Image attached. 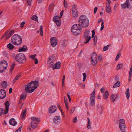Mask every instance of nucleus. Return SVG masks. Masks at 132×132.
Listing matches in <instances>:
<instances>
[{
  "mask_svg": "<svg viewBox=\"0 0 132 132\" xmlns=\"http://www.w3.org/2000/svg\"><path fill=\"white\" fill-rule=\"evenodd\" d=\"M98 59L99 61L101 60L102 59V57L101 56H100L98 57Z\"/></svg>",
  "mask_w": 132,
  "mask_h": 132,
  "instance_id": "obj_64",
  "label": "nucleus"
},
{
  "mask_svg": "<svg viewBox=\"0 0 132 132\" xmlns=\"http://www.w3.org/2000/svg\"><path fill=\"white\" fill-rule=\"evenodd\" d=\"M15 63H13L11 67V68H10V70L11 71H12L13 70V69H14V66H15Z\"/></svg>",
  "mask_w": 132,
  "mask_h": 132,
  "instance_id": "obj_47",
  "label": "nucleus"
},
{
  "mask_svg": "<svg viewBox=\"0 0 132 132\" xmlns=\"http://www.w3.org/2000/svg\"><path fill=\"white\" fill-rule=\"evenodd\" d=\"M55 58L54 56L49 57L47 61V64L49 67H53L54 66Z\"/></svg>",
  "mask_w": 132,
  "mask_h": 132,
  "instance_id": "obj_11",
  "label": "nucleus"
},
{
  "mask_svg": "<svg viewBox=\"0 0 132 132\" xmlns=\"http://www.w3.org/2000/svg\"><path fill=\"white\" fill-rule=\"evenodd\" d=\"M1 86L4 88L7 87V82L6 81H3L1 83Z\"/></svg>",
  "mask_w": 132,
  "mask_h": 132,
  "instance_id": "obj_32",
  "label": "nucleus"
},
{
  "mask_svg": "<svg viewBox=\"0 0 132 132\" xmlns=\"http://www.w3.org/2000/svg\"><path fill=\"white\" fill-rule=\"evenodd\" d=\"M27 49L26 46H24L23 47L20 48L19 50V52H22L25 51Z\"/></svg>",
  "mask_w": 132,
  "mask_h": 132,
  "instance_id": "obj_28",
  "label": "nucleus"
},
{
  "mask_svg": "<svg viewBox=\"0 0 132 132\" xmlns=\"http://www.w3.org/2000/svg\"><path fill=\"white\" fill-rule=\"evenodd\" d=\"M51 45L52 47L55 46L57 44V40L55 37L51 38L50 39Z\"/></svg>",
  "mask_w": 132,
  "mask_h": 132,
  "instance_id": "obj_17",
  "label": "nucleus"
},
{
  "mask_svg": "<svg viewBox=\"0 0 132 132\" xmlns=\"http://www.w3.org/2000/svg\"><path fill=\"white\" fill-rule=\"evenodd\" d=\"M6 96L5 91L3 89L0 90V98L3 99L5 98Z\"/></svg>",
  "mask_w": 132,
  "mask_h": 132,
  "instance_id": "obj_19",
  "label": "nucleus"
},
{
  "mask_svg": "<svg viewBox=\"0 0 132 132\" xmlns=\"http://www.w3.org/2000/svg\"><path fill=\"white\" fill-rule=\"evenodd\" d=\"M117 95L113 94L111 96V100L112 102H114L116 100L117 96Z\"/></svg>",
  "mask_w": 132,
  "mask_h": 132,
  "instance_id": "obj_27",
  "label": "nucleus"
},
{
  "mask_svg": "<svg viewBox=\"0 0 132 132\" xmlns=\"http://www.w3.org/2000/svg\"><path fill=\"white\" fill-rule=\"evenodd\" d=\"M90 31L88 30H85L84 35V37L85 41L84 43L85 44L88 43L91 39V36H89Z\"/></svg>",
  "mask_w": 132,
  "mask_h": 132,
  "instance_id": "obj_9",
  "label": "nucleus"
},
{
  "mask_svg": "<svg viewBox=\"0 0 132 132\" xmlns=\"http://www.w3.org/2000/svg\"><path fill=\"white\" fill-rule=\"evenodd\" d=\"M61 113L62 115L64 117L65 116V114L64 113V112H63V111H62V110H61Z\"/></svg>",
  "mask_w": 132,
  "mask_h": 132,
  "instance_id": "obj_62",
  "label": "nucleus"
},
{
  "mask_svg": "<svg viewBox=\"0 0 132 132\" xmlns=\"http://www.w3.org/2000/svg\"><path fill=\"white\" fill-rule=\"evenodd\" d=\"M63 11H64L63 10H62L60 12V18H61L62 17V16L63 15Z\"/></svg>",
  "mask_w": 132,
  "mask_h": 132,
  "instance_id": "obj_53",
  "label": "nucleus"
},
{
  "mask_svg": "<svg viewBox=\"0 0 132 132\" xmlns=\"http://www.w3.org/2000/svg\"><path fill=\"white\" fill-rule=\"evenodd\" d=\"M91 60L92 63L93 65H95L97 63V54L95 52H94L92 53Z\"/></svg>",
  "mask_w": 132,
  "mask_h": 132,
  "instance_id": "obj_12",
  "label": "nucleus"
},
{
  "mask_svg": "<svg viewBox=\"0 0 132 132\" xmlns=\"http://www.w3.org/2000/svg\"><path fill=\"white\" fill-rule=\"evenodd\" d=\"M76 106H74L71 109V110L70 111L71 113H72L75 110V108H76Z\"/></svg>",
  "mask_w": 132,
  "mask_h": 132,
  "instance_id": "obj_48",
  "label": "nucleus"
},
{
  "mask_svg": "<svg viewBox=\"0 0 132 132\" xmlns=\"http://www.w3.org/2000/svg\"><path fill=\"white\" fill-rule=\"evenodd\" d=\"M72 13L74 17L76 18L78 16V12L76 9V6L75 5H74L72 7Z\"/></svg>",
  "mask_w": 132,
  "mask_h": 132,
  "instance_id": "obj_15",
  "label": "nucleus"
},
{
  "mask_svg": "<svg viewBox=\"0 0 132 132\" xmlns=\"http://www.w3.org/2000/svg\"><path fill=\"white\" fill-rule=\"evenodd\" d=\"M15 59L16 61L20 63L24 64L27 61V58L25 55L22 54H19L15 57Z\"/></svg>",
  "mask_w": 132,
  "mask_h": 132,
  "instance_id": "obj_5",
  "label": "nucleus"
},
{
  "mask_svg": "<svg viewBox=\"0 0 132 132\" xmlns=\"http://www.w3.org/2000/svg\"><path fill=\"white\" fill-rule=\"evenodd\" d=\"M104 98V99H107L109 96V93L108 91H106L105 93L103 94Z\"/></svg>",
  "mask_w": 132,
  "mask_h": 132,
  "instance_id": "obj_30",
  "label": "nucleus"
},
{
  "mask_svg": "<svg viewBox=\"0 0 132 132\" xmlns=\"http://www.w3.org/2000/svg\"><path fill=\"white\" fill-rule=\"evenodd\" d=\"M131 4H132V0H126V2L123 4H121V6L124 9L130 8Z\"/></svg>",
  "mask_w": 132,
  "mask_h": 132,
  "instance_id": "obj_13",
  "label": "nucleus"
},
{
  "mask_svg": "<svg viewBox=\"0 0 132 132\" xmlns=\"http://www.w3.org/2000/svg\"><path fill=\"white\" fill-rule=\"evenodd\" d=\"M21 76V74L20 73H19L16 76V77L14 79L13 82V83H15V81L19 79V77Z\"/></svg>",
  "mask_w": 132,
  "mask_h": 132,
  "instance_id": "obj_38",
  "label": "nucleus"
},
{
  "mask_svg": "<svg viewBox=\"0 0 132 132\" xmlns=\"http://www.w3.org/2000/svg\"><path fill=\"white\" fill-rule=\"evenodd\" d=\"M70 93L69 92H68L67 93V95L68 97V98L70 99Z\"/></svg>",
  "mask_w": 132,
  "mask_h": 132,
  "instance_id": "obj_59",
  "label": "nucleus"
},
{
  "mask_svg": "<svg viewBox=\"0 0 132 132\" xmlns=\"http://www.w3.org/2000/svg\"><path fill=\"white\" fill-rule=\"evenodd\" d=\"M125 124V120L123 119H121L119 120V125H122Z\"/></svg>",
  "mask_w": 132,
  "mask_h": 132,
  "instance_id": "obj_36",
  "label": "nucleus"
},
{
  "mask_svg": "<svg viewBox=\"0 0 132 132\" xmlns=\"http://www.w3.org/2000/svg\"><path fill=\"white\" fill-rule=\"evenodd\" d=\"M11 41L14 45H19L22 42V39L20 36L16 34L11 37Z\"/></svg>",
  "mask_w": 132,
  "mask_h": 132,
  "instance_id": "obj_4",
  "label": "nucleus"
},
{
  "mask_svg": "<svg viewBox=\"0 0 132 132\" xmlns=\"http://www.w3.org/2000/svg\"><path fill=\"white\" fill-rule=\"evenodd\" d=\"M87 119L88 120L87 127L88 129H90L91 128V122L90 119L89 118H88Z\"/></svg>",
  "mask_w": 132,
  "mask_h": 132,
  "instance_id": "obj_26",
  "label": "nucleus"
},
{
  "mask_svg": "<svg viewBox=\"0 0 132 132\" xmlns=\"http://www.w3.org/2000/svg\"><path fill=\"white\" fill-rule=\"evenodd\" d=\"M95 91L94 90L91 93L90 95V102L91 105H94L95 103Z\"/></svg>",
  "mask_w": 132,
  "mask_h": 132,
  "instance_id": "obj_10",
  "label": "nucleus"
},
{
  "mask_svg": "<svg viewBox=\"0 0 132 132\" xmlns=\"http://www.w3.org/2000/svg\"><path fill=\"white\" fill-rule=\"evenodd\" d=\"M97 111L101 113L103 110V105L101 104H98L96 106Z\"/></svg>",
  "mask_w": 132,
  "mask_h": 132,
  "instance_id": "obj_20",
  "label": "nucleus"
},
{
  "mask_svg": "<svg viewBox=\"0 0 132 132\" xmlns=\"http://www.w3.org/2000/svg\"><path fill=\"white\" fill-rule=\"evenodd\" d=\"M43 27L42 25L40 26V27L39 30L40 35L42 36H43Z\"/></svg>",
  "mask_w": 132,
  "mask_h": 132,
  "instance_id": "obj_39",
  "label": "nucleus"
},
{
  "mask_svg": "<svg viewBox=\"0 0 132 132\" xmlns=\"http://www.w3.org/2000/svg\"><path fill=\"white\" fill-rule=\"evenodd\" d=\"M65 0H64L63 3L64 7L66 8L68 7L69 5L68 3L65 2Z\"/></svg>",
  "mask_w": 132,
  "mask_h": 132,
  "instance_id": "obj_42",
  "label": "nucleus"
},
{
  "mask_svg": "<svg viewBox=\"0 0 132 132\" xmlns=\"http://www.w3.org/2000/svg\"><path fill=\"white\" fill-rule=\"evenodd\" d=\"M61 67V63L60 62H57L53 67L52 69L54 70L55 69H59Z\"/></svg>",
  "mask_w": 132,
  "mask_h": 132,
  "instance_id": "obj_21",
  "label": "nucleus"
},
{
  "mask_svg": "<svg viewBox=\"0 0 132 132\" xmlns=\"http://www.w3.org/2000/svg\"><path fill=\"white\" fill-rule=\"evenodd\" d=\"M77 119L76 118V117L73 120V122L75 123L77 122Z\"/></svg>",
  "mask_w": 132,
  "mask_h": 132,
  "instance_id": "obj_58",
  "label": "nucleus"
},
{
  "mask_svg": "<svg viewBox=\"0 0 132 132\" xmlns=\"http://www.w3.org/2000/svg\"><path fill=\"white\" fill-rule=\"evenodd\" d=\"M32 121L31 123V127L33 128H35L37 127V124L38 123L40 119L34 117H31Z\"/></svg>",
  "mask_w": 132,
  "mask_h": 132,
  "instance_id": "obj_6",
  "label": "nucleus"
},
{
  "mask_svg": "<svg viewBox=\"0 0 132 132\" xmlns=\"http://www.w3.org/2000/svg\"><path fill=\"white\" fill-rule=\"evenodd\" d=\"M97 8L96 7H95L94 9V13L95 14L97 12Z\"/></svg>",
  "mask_w": 132,
  "mask_h": 132,
  "instance_id": "obj_61",
  "label": "nucleus"
},
{
  "mask_svg": "<svg viewBox=\"0 0 132 132\" xmlns=\"http://www.w3.org/2000/svg\"><path fill=\"white\" fill-rule=\"evenodd\" d=\"M25 23V21H23L20 23V27H21L22 28L23 27Z\"/></svg>",
  "mask_w": 132,
  "mask_h": 132,
  "instance_id": "obj_49",
  "label": "nucleus"
},
{
  "mask_svg": "<svg viewBox=\"0 0 132 132\" xmlns=\"http://www.w3.org/2000/svg\"><path fill=\"white\" fill-rule=\"evenodd\" d=\"M32 0H27V3L28 5L30 6L31 5V3H32Z\"/></svg>",
  "mask_w": 132,
  "mask_h": 132,
  "instance_id": "obj_44",
  "label": "nucleus"
},
{
  "mask_svg": "<svg viewBox=\"0 0 132 132\" xmlns=\"http://www.w3.org/2000/svg\"><path fill=\"white\" fill-rule=\"evenodd\" d=\"M50 85L51 86H54L55 85V84L54 82H50Z\"/></svg>",
  "mask_w": 132,
  "mask_h": 132,
  "instance_id": "obj_63",
  "label": "nucleus"
},
{
  "mask_svg": "<svg viewBox=\"0 0 132 132\" xmlns=\"http://www.w3.org/2000/svg\"><path fill=\"white\" fill-rule=\"evenodd\" d=\"M97 36H95L94 37V44L95 45L97 41Z\"/></svg>",
  "mask_w": 132,
  "mask_h": 132,
  "instance_id": "obj_43",
  "label": "nucleus"
},
{
  "mask_svg": "<svg viewBox=\"0 0 132 132\" xmlns=\"http://www.w3.org/2000/svg\"><path fill=\"white\" fill-rule=\"evenodd\" d=\"M117 4H116L114 6L113 9H114V10L115 11H116L117 10Z\"/></svg>",
  "mask_w": 132,
  "mask_h": 132,
  "instance_id": "obj_56",
  "label": "nucleus"
},
{
  "mask_svg": "<svg viewBox=\"0 0 132 132\" xmlns=\"http://www.w3.org/2000/svg\"><path fill=\"white\" fill-rule=\"evenodd\" d=\"M105 10L106 12L108 13H110L111 10L110 4H108L107 3H106Z\"/></svg>",
  "mask_w": 132,
  "mask_h": 132,
  "instance_id": "obj_22",
  "label": "nucleus"
},
{
  "mask_svg": "<svg viewBox=\"0 0 132 132\" xmlns=\"http://www.w3.org/2000/svg\"><path fill=\"white\" fill-rule=\"evenodd\" d=\"M64 102L65 104V105L66 107V109L67 110V111H68L69 110V107H68V103L67 101V99H65V98H64Z\"/></svg>",
  "mask_w": 132,
  "mask_h": 132,
  "instance_id": "obj_34",
  "label": "nucleus"
},
{
  "mask_svg": "<svg viewBox=\"0 0 132 132\" xmlns=\"http://www.w3.org/2000/svg\"><path fill=\"white\" fill-rule=\"evenodd\" d=\"M83 81H84L85 80L87 76H86V75L85 73H83Z\"/></svg>",
  "mask_w": 132,
  "mask_h": 132,
  "instance_id": "obj_45",
  "label": "nucleus"
},
{
  "mask_svg": "<svg viewBox=\"0 0 132 132\" xmlns=\"http://www.w3.org/2000/svg\"><path fill=\"white\" fill-rule=\"evenodd\" d=\"M57 110L56 106L54 105H53L50 107L49 109V113H52L55 112Z\"/></svg>",
  "mask_w": 132,
  "mask_h": 132,
  "instance_id": "obj_18",
  "label": "nucleus"
},
{
  "mask_svg": "<svg viewBox=\"0 0 132 132\" xmlns=\"http://www.w3.org/2000/svg\"><path fill=\"white\" fill-rule=\"evenodd\" d=\"M37 17L35 15H34L31 18V19L32 20H34L35 21H37V22H38V21L37 19Z\"/></svg>",
  "mask_w": 132,
  "mask_h": 132,
  "instance_id": "obj_40",
  "label": "nucleus"
},
{
  "mask_svg": "<svg viewBox=\"0 0 132 132\" xmlns=\"http://www.w3.org/2000/svg\"><path fill=\"white\" fill-rule=\"evenodd\" d=\"M79 25L83 27H87L89 23V20L87 17L85 15L80 16L79 19Z\"/></svg>",
  "mask_w": 132,
  "mask_h": 132,
  "instance_id": "obj_2",
  "label": "nucleus"
},
{
  "mask_svg": "<svg viewBox=\"0 0 132 132\" xmlns=\"http://www.w3.org/2000/svg\"><path fill=\"white\" fill-rule=\"evenodd\" d=\"M71 30L72 33L76 35L80 34L82 31L81 28L79 24H75L71 27Z\"/></svg>",
  "mask_w": 132,
  "mask_h": 132,
  "instance_id": "obj_3",
  "label": "nucleus"
},
{
  "mask_svg": "<svg viewBox=\"0 0 132 132\" xmlns=\"http://www.w3.org/2000/svg\"><path fill=\"white\" fill-rule=\"evenodd\" d=\"M125 95H126L127 99H129L130 97V93L129 90L128 88H127L126 90L125 93Z\"/></svg>",
  "mask_w": 132,
  "mask_h": 132,
  "instance_id": "obj_29",
  "label": "nucleus"
},
{
  "mask_svg": "<svg viewBox=\"0 0 132 132\" xmlns=\"http://www.w3.org/2000/svg\"><path fill=\"white\" fill-rule=\"evenodd\" d=\"M60 18L59 16H56L53 18V20L57 26H60L61 24Z\"/></svg>",
  "mask_w": 132,
  "mask_h": 132,
  "instance_id": "obj_16",
  "label": "nucleus"
},
{
  "mask_svg": "<svg viewBox=\"0 0 132 132\" xmlns=\"http://www.w3.org/2000/svg\"><path fill=\"white\" fill-rule=\"evenodd\" d=\"M92 38H93L95 34V31L94 30H93L92 31Z\"/></svg>",
  "mask_w": 132,
  "mask_h": 132,
  "instance_id": "obj_50",
  "label": "nucleus"
},
{
  "mask_svg": "<svg viewBox=\"0 0 132 132\" xmlns=\"http://www.w3.org/2000/svg\"><path fill=\"white\" fill-rule=\"evenodd\" d=\"M119 128L122 132H125V125H119Z\"/></svg>",
  "mask_w": 132,
  "mask_h": 132,
  "instance_id": "obj_25",
  "label": "nucleus"
},
{
  "mask_svg": "<svg viewBox=\"0 0 132 132\" xmlns=\"http://www.w3.org/2000/svg\"><path fill=\"white\" fill-rule=\"evenodd\" d=\"M7 47L10 49L12 50L14 48V46L11 43H9L7 46Z\"/></svg>",
  "mask_w": 132,
  "mask_h": 132,
  "instance_id": "obj_37",
  "label": "nucleus"
},
{
  "mask_svg": "<svg viewBox=\"0 0 132 132\" xmlns=\"http://www.w3.org/2000/svg\"><path fill=\"white\" fill-rule=\"evenodd\" d=\"M108 49V46H105L103 47V50L104 51H105Z\"/></svg>",
  "mask_w": 132,
  "mask_h": 132,
  "instance_id": "obj_52",
  "label": "nucleus"
},
{
  "mask_svg": "<svg viewBox=\"0 0 132 132\" xmlns=\"http://www.w3.org/2000/svg\"><path fill=\"white\" fill-rule=\"evenodd\" d=\"M9 123L12 125L15 126L17 124V122L15 121L14 119L12 118L9 121Z\"/></svg>",
  "mask_w": 132,
  "mask_h": 132,
  "instance_id": "obj_23",
  "label": "nucleus"
},
{
  "mask_svg": "<svg viewBox=\"0 0 132 132\" xmlns=\"http://www.w3.org/2000/svg\"><path fill=\"white\" fill-rule=\"evenodd\" d=\"M121 56L120 54L119 53H118V55H117L116 58V61H118L120 57Z\"/></svg>",
  "mask_w": 132,
  "mask_h": 132,
  "instance_id": "obj_46",
  "label": "nucleus"
},
{
  "mask_svg": "<svg viewBox=\"0 0 132 132\" xmlns=\"http://www.w3.org/2000/svg\"><path fill=\"white\" fill-rule=\"evenodd\" d=\"M21 129V128L19 127L15 131V132H20Z\"/></svg>",
  "mask_w": 132,
  "mask_h": 132,
  "instance_id": "obj_57",
  "label": "nucleus"
},
{
  "mask_svg": "<svg viewBox=\"0 0 132 132\" xmlns=\"http://www.w3.org/2000/svg\"><path fill=\"white\" fill-rule=\"evenodd\" d=\"M26 92H24L22 94L20 97V98L21 99L24 100L25 99L26 97Z\"/></svg>",
  "mask_w": 132,
  "mask_h": 132,
  "instance_id": "obj_31",
  "label": "nucleus"
},
{
  "mask_svg": "<svg viewBox=\"0 0 132 132\" xmlns=\"http://www.w3.org/2000/svg\"><path fill=\"white\" fill-rule=\"evenodd\" d=\"M38 82L34 81L29 83L25 87V90L27 92L31 93L34 91L37 87Z\"/></svg>",
  "mask_w": 132,
  "mask_h": 132,
  "instance_id": "obj_1",
  "label": "nucleus"
},
{
  "mask_svg": "<svg viewBox=\"0 0 132 132\" xmlns=\"http://www.w3.org/2000/svg\"><path fill=\"white\" fill-rule=\"evenodd\" d=\"M34 63L35 64H37L38 63V60L37 59L35 58L34 60Z\"/></svg>",
  "mask_w": 132,
  "mask_h": 132,
  "instance_id": "obj_54",
  "label": "nucleus"
},
{
  "mask_svg": "<svg viewBox=\"0 0 132 132\" xmlns=\"http://www.w3.org/2000/svg\"><path fill=\"white\" fill-rule=\"evenodd\" d=\"M53 122L56 124H59L61 123L62 120L60 116H55L53 118Z\"/></svg>",
  "mask_w": 132,
  "mask_h": 132,
  "instance_id": "obj_14",
  "label": "nucleus"
},
{
  "mask_svg": "<svg viewBox=\"0 0 132 132\" xmlns=\"http://www.w3.org/2000/svg\"><path fill=\"white\" fill-rule=\"evenodd\" d=\"M26 110H24L23 111L21 115V118L22 119H23L25 117L26 114Z\"/></svg>",
  "mask_w": 132,
  "mask_h": 132,
  "instance_id": "obj_35",
  "label": "nucleus"
},
{
  "mask_svg": "<svg viewBox=\"0 0 132 132\" xmlns=\"http://www.w3.org/2000/svg\"><path fill=\"white\" fill-rule=\"evenodd\" d=\"M100 91L102 93H103L104 92V87H102L100 90Z\"/></svg>",
  "mask_w": 132,
  "mask_h": 132,
  "instance_id": "obj_60",
  "label": "nucleus"
},
{
  "mask_svg": "<svg viewBox=\"0 0 132 132\" xmlns=\"http://www.w3.org/2000/svg\"><path fill=\"white\" fill-rule=\"evenodd\" d=\"M8 64L5 60H3L0 62V72L2 73L5 70L7 67Z\"/></svg>",
  "mask_w": 132,
  "mask_h": 132,
  "instance_id": "obj_7",
  "label": "nucleus"
},
{
  "mask_svg": "<svg viewBox=\"0 0 132 132\" xmlns=\"http://www.w3.org/2000/svg\"><path fill=\"white\" fill-rule=\"evenodd\" d=\"M120 82L119 81H118L115 83L113 87V88L118 87L120 86Z\"/></svg>",
  "mask_w": 132,
  "mask_h": 132,
  "instance_id": "obj_33",
  "label": "nucleus"
},
{
  "mask_svg": "<svg viewBox=\"0 0 132 132\" xmlns=\"http://www.w3.org/2000/svg\"><path fill=\"white\" fill-rule=\"evenodd\" d=\"M5 109L0 108V116L3 114V113L6 114L8 112L9 105V102L8 101L6 102L5 103Z\"/></svg>",
  "mask_w": 132,
  "mask_h": 132,
  "instance_id": "obj_8",
  "label": "nucleus"
},
{
  "mask_svg": "<svg viewBox=\"0 0 132 132\" xmlns=\"http://www.w3.org/2000/svg\"><path fill=\"white\" fill-rule=\"evenodd\" d=\"M9 31H7L3 35L2 38L4 37H5L6 39H8L11 37V36L10 34L9 33Z\"/></svg>",
  "mask_w": 132,
  "mask_h": 132,
  "instance_id": "obj_24",
  "label": "nucleus"
},
{
  "mask_svg": "<svg viewBox=\"0 0 132 132\" xmlns=\"http://www.w3.org/2000/svg\"><path fill=\"white\" fill-rule=\"evenodd\" d=\"M14 30H12L9 33L11 35H11H12L13 34H14Z\"/></svg>",
  "mask_w": 132,
  "mask_h": 132,
  "instance_id": "obj_55",
  "label": "nucleus"
},
{
  "mask_svg": "<svg viewBox=\"0 0 132 132\" xmlns=\"http://www.w3.org/2000/svg\"><path fill=\"white\" fill-rule=\"evenodd\" d=\"M122 64H118L116 67V69L117 70H119L122 67Z\"/></svg>",
  "mask_w": 132,
  "mask_h": 132,
  "instance_id": "obj_41",
  "label": "nucleus"
},
{
  "mask_svg": "<svg viewBox=\"0 0 132 132\" xmlns=\"http://www.w3.org/2000/svg\"><path fill=\"white\" fill-rule=\"evenodd\" d=\"M36 56V54H35V55H31L30 56V58L31 59H33L35 58V57Z\"/></svg>",
  "mask_w": 132,
  "mask_h": 132,
  "instance_id": "obj_51",
  "label": "nucleus"
}]
</instances>
